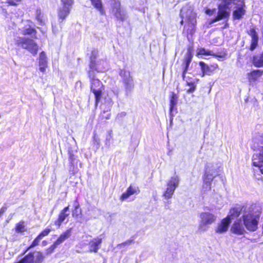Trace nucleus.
I'll list each match as a JSON object with an SVG mask.
<instances>
[{
    "label": "nucleus",
    "mask_w": 263,
    "mask_h": 263,
    "mask_svg": "<svg viewBox=\"0 0 263 263\" xmlns=\"http://www.w3.org/2000/svg\"><path fill=\"white\" fill-rule=\"evenodd\" d=\"M111 7L112 11H115L121 8V2L119 0H111Z\"/></svg>",
    "instance_id": "36"
},
{
    "label": "nucleus",
    "mask_w": 263,
    "mask_h": 263,
    "mask_svg": "<svg viewBox=\"0 0 263 263\" xmlns=\"http://www.w3.org/2000/svg\"><path fill=\"white\" fill-rule=\"evenodd\" d=\"M21 0H7V3L10 6H16Z\"/></svg>",
    "instance_id": "42"
},
{
    "label": "nucleus",
    "mask_w": 263,
    "mask_h": 263,
    "mask_svg": "<svg viewBox=\"0 0 263 263\" xmlns=\"http://www.w3.org/2000/svg\"><path fill=\"white\" fill-rule=\"evenodd\" d=\"M89 77L91 78L90 90L101 89V88L103 87V85L101 81L96 78L94 75L91 77V74H89Z\"/></svg>",
    "instance_id": "24"
},
{
    "label": "nucleus",
    "mask_w": 263,
    "mask_h": 263,
    "mask_svg": "<svg viewBox=\"0 0 263 263\" xmlns=\"http://www.w3.org/2000/svg\"><path fill=\"white\" fill-rule=\"evenodd\" d=\"M89 67L90 69L92 71H98V70H97V62H96L95 60H91L90 61L89 65Z\"/></svg>",
    "instance_id": "41"
},
{
    "label": "nucleus",
    "mask_w": 263,
    "mask_h": 263,
    "mask_svg": "<svg viewBox=\"0 0 263 263\" xmlns=\"http://www.w3.org/2000/svg\"><path fill=\"white\" fill-rule=\"evenodd\" d=\"M98 55L97 51L96 50H92L91 53V55L90 57V61L91 60H95V59L97 58Z\"/></svg>",
    "instance_id": "44"
},
{
    "label": "nucleus",
    "mask_w": 263,
    "mask_h": 263,
    "mask_svg": "<svg viewBox=\"0 0 263 263\" xmlns=\"http://www.w3.org/2000/svg\"><path fill=\"white\" fill-rule=\"evenodd\" d=\"M179 183V178L178 176L171 177L167 182V187L162 195L165 199H170L173 197L176 189L178 186Z\"/></svg>",
    "instance_id": "6"
},
{
    "label": "nucleus",
    "mask_w": 263,
    "mask_h": 263,
    "mask_svg": "<svg viewBox=\"0 0 263 263\" xmlns=\"http://www.w3.org/2000/svg\"><path fill=\"white\" fill-rule=\"evenodd\" d=\"M227 55V51L226 50H223L221 52H218L217 53H215L213 52L212 56L216 58H225Z\"/></svg>",
    "instance_id": "40"
},
{
    "label": "nucleus",
    "mask_w": 263,
    "mask_h": 263,
    "mask_svg": "<svg viewBox=\"0 0 263 263\" xmlns=\"http://www.w3.org/2000/svg\"><path fill=\"white\" fill-rule=\"evenodd\" d=\"M134 240L133 239H130L126 240L125 241L122 242L118 245V246H125L126 245H130L132 243H134Z\"/></svg>",
    "instance_id": "43"
},
{
    "label": "nucleus",
    "mask_w": 263,
    "mask_h": 263,
    "mask_svg": "<svg viewBox=\"0 0 263 263\" xmlns=\"http://www.w3.org/2000/svg\"><path fill=\"white\" fill-rule=\"evenodd\" d=\"M261 212V208L259 207L257 214L248 213L242 216L243 224L248 231L254 232L257 229Z\"/></svg>",
    "instance_id": "3"
},
{
    "label": "nucleus",
    "mask_w": 263,
    "mask_h": 263,
    "mask_svg": "<svg viewBox=\"0 0 263 263\" xmlns=\"http://www.w3.org/2000/svg\"><path fill=\"white\" fill-rule=\"evenodd\" d=\"M194 47L193 45L187 47V52L183 60V71L182 73V77L183 80L185 78V74L188 70L190 64L192 61L193 57Z\"/></svg>",
    "instance_id": "8"
},
{
    "label": "nucleus",
    "mask_w": 263,
    "mask_h": 263,
    "mask_svg": "<svg viewBox=\"0 0 263 263\" xmlns=\"http://www.w3.org/2000/svg\"><path fill=\"white\" fill-rule=\"evenodd\" d=\"M22 34L25 36H31L32 39L26 37H18L15 41V45L26 49L33 56H35L39 49L37 44L33 40V39H37L36 29L31 26H29L28 27H25L22 32Z\"/></svg>",
    "instance_id": "1"
},
{
    "label": "nucleus",
    "mask_w": 263,
    "mask_h": 263,
    "mask_svg": "<svg viewBox=\"0 0 263 263\" xmlns=\"http://www.w3.org/2000/svg\"><path fill=\"white\" fill-rule=\"evenodd\" d=\"M202 218L203 223L205 224H211L215 219L214 216L210 213H204Z\"/></svg>",
    "instance_id": "31"
},
{
    "label": "nucleus",
    "mask_w": 263,
    "mask_h": 263,
    "mask_svg": "<svg viewBox=\"0 0 263 263\" xmlns=\"http://www.w3.org/2000/svg\"><path fill=\"white\" fill-rule=\"evenodd\" d=\"M246 208L244 205H237L230 209L229 213L227 216H229L231 220L234 218L238 217L242 212H244Z\"/></svg>",
    "instance_id": "16"
},
{
    "label": "nucleus",
    "mask_w": 263,
    "mask_h": 263,
    "mask_svg": "<svg viewBox=\"0 0 263 263\" xmlns=\"http://www.w3.org/2000/svg\"><path fill=\"white\" fill-rule=\"evenodd\" d=\"M257 159L256 158L252 157V165L253 166L257 167L259 169L261 174H263V162H260V160L256 161L255 160Z\"/></svg>",
    "instance_id": "35"
},
{
    "label": "nucleus",
    "mask_w": 263,
    "mask_h": 263,
    "mask_svg": "<svg viewBox=\"0 0 263 263\" xmlns=\"http://www.w3.org/2000/svg\"><path fill=\"white\" fill-rule=\"evenodd\" d=\"M214 179L213 175L207 172H205L203 177V187L207 190H210L211 188V185Z\"/></svg>",
    "instance_id": "26"
},
{
    "label": "nucleus",
    "mask_w": 263,
    "mask_h": 263,
    "mask_svg": "<svg viewBox=\"0 0 263 263\" xmlns=\"http://www.w3.org/2000/svg\"><path fill=\"white\" fill-rule=\"evenodd\" d=\"M69 210V205H67L60 212L57 219L54 222V224L57 226L58 228L61 227L63 222L69 216V214L68 213Z\"/></svg>",
    "instance_id": "13"
},
{
    "label": "nucleus",
    "mask_w": 263,
    "mask_h": 263,
    "mask_svg": "<svg viewBox=\"0 0 263 263\" xmlns=\"http://www.w3.org/2000/svg\"><path fill=\"white\" fill-rule=\"evenodd\" d=\"M140 193L138 187H135L130 185L126 191L123 193L120 196V200L124 201L128 198L130 196L134 194H138Z\"/></svg>",
    "instance_id": "15"
},
{
    "label": "nucleus",
    "mask_w": 263,
    "mask_h": 263,
    "mask_svg": "<svg viewBox=\"0 0 263 263\" xmlns=\"http://www.w3.org/2000/svg\"><path fill=\"white\" fill-rule=\"evenodd\" d=\"M247 33L251 37L250 45L248 49L250 51H253L257 47L259 41V37L256 31V27H253L250 28V29L247 31Z\"/></svg>",
    "instance_id": "10"
},
{
    "label": "nucleus",
    "mask_w": 263,
    "mask_h": 263,
    "mask_svg": "<svg viewBox=\"0 0 263 263\" xmlns=\"http://www.w3.org/2000/svg\"><path fill=\"white\" fill-rule=\"evenodd\" d=\"M199 65L201 70V77H204L205 75L211 76L219 68L218 65L217 63L208 65L204 62L200 61L199 62Z\"/></svg>",
    "instance_id": "9"
},
{
    "label": "nucleus",
    "mask_w": 263,
    "mask_h": 263,
    "mask_svg": "<svg viewBox=\"0 0 263 263\" xmlns=\"http://www.w3.org/2000/svg\"><path fill=\"white\" fill-rule=\"evenodd\" d=\"M258 180H261V181H263V177H260L259 178H258Z\"/></svg>",
    "instance_id": "49"
},
{
    "label": "nucleus",
    "mask_w": 263,
    "mask_h": 263,
    "mask_svg": "<svg viewBox=\"0 0 263 263\" xmlns=\"http://www.w3.org/2000/svg\"><path fill=\"white\" fill-rule=\"evenodd\" d=\"M22 255V253H21ZM13 263H43L45 256L41 251H30Z\"/></svg>",
    "instance_id": "4"
},
{
    "label": "nucleus",
    "mask_w": 263,
    "mask_h": 263,
    "mask_svg": "<svg viewBox=\"0 0 263 263\" xmlns=\"http://www.w3.org/2000/svg\"><path fill=\"white\" fill-rule=\"evenodd\" d=\"M114 15L118 21L123 22L126 20V14L122 8L113 12Z\"/></svg>",
    "instance_id": "29"
},
{
    "label": "nucleus",
    "mask_w": 263,
    "mask_h": 263,
    "mask_svg": "<svg viewBox=\"0 0 263 263\" xmlns=\"http://www.w3.org/2000/svg\"><path fill=\"white\" fill-rule=\"evenodd\" d=\"M58 246V245L57 243H55V242H54L52 245H51L49 248L46 249V250L45 251L46 254L50 255V254H52L54 252L55 249Z\"/></svg>",
    "instance_id": "38"
},
{
    "label": "nucleus",
    "mask_w": 263,
    "mask_h": 263,
    "mask_svg": "<svg viewBox=\"0 0 263 263\" xmlns=\"http://www.w3.org/2000/svg\"><path fill=\"white\" fill-rule=\"evenodd\" d=\"M39 66L40 70L44 73L46 70V68L47 67V61L46 59V54L44 51H42L40 53L39 57Z\"/></svg>",
    "instance_id": "23"
},
{
    "label": "nucleus",
    "mask_w": 263,
    "mask_h": 263,
    "mask_svg": "<svg viewBox=\"0 0 263 263\" xmlns=\"http://www.w3.org/2000/svg\"><path fill=\"white\" fill-rule=\"evenodd\" d=\"M263 75V70L254 69L247 73V79L250 83L257 81Z\"/></svg>",
    "instance_id": "17"
},
{
    "label": "nucleus",
    "mask_w": 263,
    "mask_h": 263,
    "mask_svg": "<svg viewBox=\"0 0 263 263\" xmlns=\"http://www.w3.org/2000/svg\"><path fill=\"white\" fill-rule=\"evenodd\" d=\"M213 52L209 50H206L204 48H199L197 50V55H211Z\"/></svg>",
    "instance_id": "33"
},
{
    "label": "nucleus",
    "mask_w": 263,
    "mask_h": 263,
    "mask_svg": "<svg viewBox=\"0 0 263 263\" xmlns=\"http://www.w3.org/2000/svg\"><path fill=\"white\" fill-rule=\"evenodd\" d=\"M71 9L69 7H61L58 9V16L60 20H65L70 13Z\"/></svg>",
    "instance_id": "20"
},
{
    "label": "nucleus",
    "mask_w": 263,
    "mask_h": 263,
    "mask_svg": "<svg viewBox=\"0 0 263 263\" xmlns=\"http://www.w3.org/2000/svg\"><path fill=\"white\" fill-rule=\"evenodd\" d=\"M251 62L252 64L257 68L263 67V50L262 52L258 54L253 55Z\"/></svg>",
    "instance_id": "21"
},
{
    "label": "nucleus",
    "mask_w": 263,
    "mask_h": 263,
    "mask_svg": "<svg viewBox=\"0 0 263 263\" xmlns=\"http://www.w3.org/2000/svg\"><path fill=\"white\" fill-rule=\"evenodd\" d=\"M52 231V229L51 227V226H49L45 228V229L43 230L39 234L38 236H39L42 239L43 237L48 236L50 233Z\"/></svg>",
    "instance_id": "37"
},
{
    "label": "nucleus",
    "mask_w": 263,
    "mask_h": 263,
    "mask_svg": "<svg viewBox=\"0 0 263 263\" xmlns=\"http://www.w3.org/2000/svg\"><path fill=\"white\" fill-rule=\"evenodd\" d=\"M215 10V9H206V11H205V13L209 15H211L213 14V12Z\"/></svg>",
    "instance_id": "46"
},
{
    "label": "nucleus",
    "mask_w": 263,
    "mask_h": 263,
    "mask_svg": "<svg viewBox=\"0 0 263 263\" xmlns=\"http://www.w3.org/2000/svg\"><path fill=\"white\" fill-rule=\"evenodd\" d=\"M231 231L232 233L237 235H242L246 232V230L240 220L236 221L233 223Z\"/></svg>",
    "instance_id": "18"
},
{
    "label": "nucleus",
    "mask_w": 263,
    "mask_h": 263,
    "mask_svg": "<svg viewBox=\"0 0 263 263\" xmlns=\"http://www.w3.org/2000/svg\"><path fill=\"white\" fill-rule=\"evenodd\" d=\"M61 1L62 7H69L70 9L74 3L73 0H61Z\"/></svg>",
    "instance_id": "39"
},
{
    "label": "nucleus",
    "mask_w": 263,
    "mask_h": 263,
    "mask_svg": "<svg viewBox=\"0 0 263 263\" xmlns=\"http://www.w3.org/2000/svg\"><path fill=\"white\" fill-rule=\"evenodd\" d=\"M233 4L236 5L235 9L233 11L232 18L233 20H240L245 15L246 11V5L243 0H233Z\"/></svg>",
    "instance_id": "7"
},
{
    "label": "nucleus",
    "mask_w": 263,
    "mask_h": 263,
    "mask_svg": "<svg viewBox=\"0 0 263 263\" xmlns=\"http://www.w3.org/2000/svg\"><path fill=\"white\" fill-rule=\"evenodd\" d=\"M96 134H93V140L96 141H97V140L96 139Z\"/></svg>",
    "instance_id": "47"
},
{
    "label": "nucleus",
    "mask_w": 263,
    "mask_h": 263,
    "mask_svg": "<svg viewBox=\"0 0 263 263\" xmlns=\"http://www.w3.org/2000/svg\"><path fill=\"white\" fill-rule=\"evenodd\" d=\"M185 85L189 87V88L186 90L187 93H193L196 89V84L195 82H186Z\"/></svg>",
    "instance_id": "34"
},
{
    "label": "nucleus",
    "mask_w": 263,
    "mask_h": 263,
    "mask_svg": "<svg viewBox=\"0 0 263 263\" xmlns=\"http://www.w3.org/2000/svg\"><path fill=\"white\" fill-rule=\"evenodd\" d=\"M120 75L123 78V83L127 89H130L134 87V83L133 79L129 71L122 70L120 73Z\"/></svg>",
    "instance_id": "11"
},
{
    "label": "nucleus",
    "mask_w": 263,
    "mask_h": 263,
    "mask_svg": "<svg viewBox=\"0 0 263 263\" xmlns=\"http://www.w3.org/2000/svg\"><path fill=\"white\" fill-rule=\"evenodd\" d=\"M178 96L174 92L172 91L170 92V96L169 97L170 99V108L169 110L170 112H172L173 110L174 107L177 104Z\"/></svg>",
    "instance_id": "27"
},
{
    "label": "nucleus",
    "mask_w": 263,
    "mask_h": 263,
    "mask_svg": "<svg viewBox=\"0 0 263 263\" xmlns=\"http://www.w3.org/2000/svg\"><path fill=\"white\" fill-rule=\"evenodd\" d=\"M71 214L72 217L76 219L81 218L82 216V210L78 198H76L73 201V207L71 211Z\"/></svg>",
    "instance_id": "19"
},
{
    "label": "nucleus",
    "mask_w": 263,
    "mask_h": 263,
    "mask_svg": "<svg viewBox=\"0 0 263 263\" xmlns=\"http://www.w3.org/2000/svg\"><path fill=\"white\" fill-rule=\"evenodd\" d=\"M229 26V25L228 23H226V24L224 25V27H223V28H227Z\"/></svg>",
    "instance_id": "48"
},
{
    "label": "nucleus",
    "mask_w": 263,
    "mask_h": 263,
    "mask_svg": "<svg viewBox=\"0 0 263 263\" xmlns=\"http://www.w3.org/2000/svg\"><path fill=\"white\" fill-rule=\"evenodd\" d=\"M41 238L39 237V236H37L32 241L31 244L27 247L22 252V254H25L26 253L28 252L29 250L31 248H33L39 245L40 240H41Z\"/></svg>",
    "instance_id": "28"
},
{
    "label": "nucleus",
    "mask_w": 263,
    "mask_h": 263,
    "mask_svg": "<svg viewBox=\"0 0 263 263\" xmlns=\"http://www.w3.org/2000/svg\"><path fill=\"white\" fill-rule=\"evenodd\" d=\"M74 160V155L72 153H70L69 154V161L70 164L71 166L73 165Z\"/></svg>",
    "instance_id": "45"
},
{
    "label": "nucleus",
    "mask_w": 263,
    "mask_h": 263,
    "mask_svg": "<svg viewBox=\"0 0 263 263\" xmlns=\"http://www.w3.org/2000/svg\"><path fill=\"white\" fill-rule=\"evenodd\" d=\"M250 147L253 151L259 152L258 154H254L252 157L256 158L260 162H263V133L252 137Z\"/></svg>",
    "instance_id": "5"
},
{
    "label": "nucleus",
    "mask_w": 263,
    "mask_h": 263,
    "mask_svg": "<svg viewBox=\"0 0 263 263\" xmlns=\"http://www.w3.org/2000/svg\"><path fill=\"white\" fill-rule=\"evenodd\" d=\"M15 231L16 233L21 234H23L25 232L27 231L24 221H22L16 223L15 226Z\"/></svg>",
    "instance_id": "30"
},
{
    "label": "nucleus",
    "mask_w": 263,
    "mask_h": 263,
    "mask_svg": "<svg viewBox=\"0 0 263 263\" xmlns=\"http://www.w3.org/2000/svg\"><path fill=\"white\" fill-rule=\"evenodd\" d=\"M91 91L93 93L95 96V104L96 105H98V103L100 102L102 95V91L101 89H96V90H91Z\"/></svg>",
    "instance_id": "32"
},
{
    "label": "nucleus",
    "mask_w": 263,
    "mask_h": 263,
    "mask_svg": "<svg viewBox=\"0 0 263 263\" xmlns=\"http://www.w3.org/2000/svg\"><path fill=\"white\" fill-rule=\"evenodd\" d=\"M231 222L229 216H226L223 218L217 225L215 229V232L219 234L226 233Z\"/></svg>",
    "instance_id": "12"
},
{
    "label": "nucleus",
    "mask_w": 263,
    "mask_h": 263,
    "mask_svg": "<svg viewBox=\"0 0 263 263\" xmlns=\"http://www.w3.org/2000/svg\"><path fill=\"white\" fill-rule=\"evenodd\" d=\"M72 228H70L67 229L60 234L58 239L54 241L58 246L63 243L65 240L68 239L71 234Z\"/></svg>",
    "instance_id": "22"
},
{
    "label": "nucleus",
    "mask_w": 263,
    "mask_h": 263,
    "mask_svg": "<svg viewBox=\"0 0 263 263\" xmlns=\"http://www.w3.org/2000/svg\"><path fill=\"white\" fill-rule=\"evenodd\" d=\"M180 24L183 27L182 33L188 39L191 38L196 31L197 14L190 7H183L180 10Z\"/></svg>",
    "instance_id": "2"
},
{
    "label": "nucleus",
    "mask_w": 263,
    "mask_h": 263,
    "mask_svg": "<svg viewBox=\"0 0 263 263\" xmlns=\"http://www.w3.org/2000/svg\"><path fill=\"white\" fill-rule=\"evenodd\" d=\"M102 242L101 238H95L90 240L88 243V251L91 253H97Z\"/></svg>",
    "instance_id": "14"
},
{
    "label": "nucleus",
    "mask_w": 263,
    "mask_h": 263,
    "mask_svg": "<svg viewBox=\"0 0 263 263\" xmlns=\"http://www.w3.org/2000/svg\"><path fill=\"white\" fill-rule=\"evenodd\" d=\"M92 5L96 8L102 15H105L106 14L105 10L104 8L102 0H90Z\"/></svg>",
    "instance_id": "25"
}]
</instances>
